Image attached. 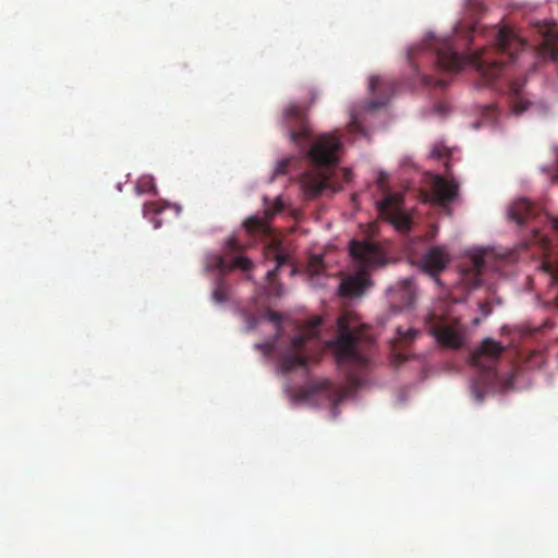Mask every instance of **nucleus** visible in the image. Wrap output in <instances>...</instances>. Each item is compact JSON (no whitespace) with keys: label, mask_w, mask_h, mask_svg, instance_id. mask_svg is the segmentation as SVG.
Returning <instances> with one entry per match:
<instances>
[{"label":"nucleus","mask_w":558,"mask_h":558,"mask_svg":"<svg viewBox=\"0 0 558 558\" xmlns=\"http://www.w3.org/2000/svg\"><path fill=\"white\" fill-rule=\"evenodd\" d=\"M524 46L525 43L510 28L502 27L496 34L495 47L492 49H481L463 57L453 50L449 40H436L433 50L437 69L457 73L470 64L478 72L485 84H488L502 73L505 57L508 61H514L518 51Z\"/></svg>","instance_id":"nucleus-1"},{"label":"nucleus","mask_w":558,"mask_h":558,"mask_svg":"<svg viewBox=\"0 0 558 558\" xmlns=\"http://www.w3.org/2000/svg\"><path fill=\"white\" fill-rule=\"evenodd\" d=\"M349 252L359 270L343 278L338 287V295L343 305L361 299L373 283L369 271L387 263L381 247L369 240H351Z\"/></svg>","instance_id":"nucleus-2"},{"label":"nucleus","mask_w":558,"mask_h":558,"mask_svg":"<svg viewBox=\"0 0 558 558\" xmlns=\"http://www.w3.org/2000/svg\"><path fill=\"white\" fill-rule=\"evenodd\" d=\"M504 351L505 347L500 342L486 338L481 347L471 353L470 362L482 371L471 385L472 396L477 402L484 400L488 388L495 384V366Z\"/></svg>","instance_id":"nucleus-3"},{"label":"nucleus","mask_w":558,"mask_h":558,"mask_svg":"<svg viewBox=\"0 0 558 558\" xmlns=\"http://www.w3.org/2000/svg\"><path fill=\"white\" fill-rule=\"evenodd\" d=\"M350 316H338L339 335L328 342L333 351L338 365H351L364 368L368 365V357L360 349L361 336L349 327Z\"/></svg>","instance_id":"nucleus-4"},{"label":"nucleus","mask_w":558,"mask_h":558,"mask_svg":"<svg viewBox=\"0 0 558 558\" xmlns=\"http://www.w3.org/2000/svg\"><path fill=\"white\" fill-rule=\"evenodd\" d=\"M532 245L538 246L544 255V260L541 264V270L548 277L550 290L548 292L546 310H558V254L551 256V245L547 235L543 234L538 229H531Z\"/></svg>","instance_id":"nucleus-5"},{"label":"nucleus","mask_w":558,"mask_h":558,"mask_svg":"<svg viewBox=\"0 0 558 558\" xmlns=\"http://www.w3.org/2000/svg\"><path fill=\"white\" fill-rule=\"evenodd\" d=\"M449 316H426L429 333L444 348L458 350L465 343V327Z\"/></svg>","instance_id":"nucleus-6"},{"label":"nucleus","mask_w":558,"mask_h":558,"mask_svg":"<svg viewBox=\"0 0 558 558\" xmlns=\"http://www.w3.org/2000/svg\"><path fill=\"white\" fill-rule=\"evenodd\" d=\"M314 319L307 328H295L299 332L291 340V350L280 357V367L283 373H289L298 367L307 365V357L303 353L304 343L315 336L316 329L323 324V316H313Z\"/></svg>","instance_id":"nucleus-7"},{"label":"nucleus","mask_w":558,"mask_h":558,"mask_svg":"<svg viewBox=\"0 0 558 558\" xmlns=\"http://www.w3.org/2000/svg\"><path fill=\"white\" fill-rule=\"evenodd\" d=\"M341 146L342 143L338 136L325 133L317 137L307 155L314 165L329 168L339 162L338 151Z\"/></svg>","instance_id":"nucleus-8"},{"label":"nucleus","mask_w":558,"mask_h":558,"mask_svg":"<svg viewBox=\"0 0 558 558\" xmlns=\"http://www.w3.org/2000/svg\"><path fill=\"white\" fill-rule=\"evenodd\" d=\"M283 118L290 140L301 148H304L311 138V130L307 125L305 110L301 106L292 104L284 110Z\"/></svg>","instance_id":"nucleus-9"},{"label":"nucleus","mask_w":558,"mask_h":558,"mask_svg":"<svg viewBox=\"0 0 558 558\" xmlns=\"http://www.w3.org/2000/svg\"><path fill=\"white\" fill-rule=\"evenodd\" d=\"M495 259L493 251H482L471 257L468 265L461 269L460 283L466 289L476 288L482 282L483 272L490 267Z\"/></svg>","instance_id":"nucleus-10"},{"label":"nucleus","mask_w":558,"mask_h":558,"mask_svg":"<svg viewBox=\"0 0 558 558\" xmlns=\"http://www.w3.org/2000/svg\"><path fill=\"white\" fill-rule=\"evenodd\" d=\"M268 257L272 256L276 262V266L274 269L267 271L268 278V287L267 294L268 296L279 298L282 295V287L280 283L276 281V276L279 270H281L284 266L290 267V275H294L295 268L292 265L290 254L283 248L280 244H272L268 247Z\"/></svg>","instance_id":"nucleus-11"},{"label":"nucleus","mask_w":558,"mask_h":558,"mask_svg":"<svg viewBox=\"0 0 558 558\" xmlns=\"http://www.w3.org/2000/svg\"><path fill=\"white\" fill-rule=\"evenodd\" d=\"M388 302L395 312L411 311L416 301V289L411 279H405L387 292Z\"/></svg>","instance_id":"nucleus-12"},{"label":"nucleus","mask_w":558,"mask_h":558,"mask_svg":"<svg viewBox=\"0 0 558 558\" xmlns=\"http://www.w3.org/2000/svg\"><path fill=\"white\" fill-rule=\"evenodd\" d=\"M401 203V196L389 194L378 203V210L399 230H408L411 227V219L402 210Z\"/></svg>","instance_id":"nucleus-13"},{"label":"nucleus","mask_w":558,"mask_h":558,"mask_svg":"<svg viewBox=\"0 0 558 558\" xmlns=\"http://www.w3.org/2000/svg\"><path fill=\"white\" fill-rule=\"evenodd\" d=\"M449 262L448 251L442 246H434L422 256L421 267L424 272L436 278V282H439L437 276L446 268Z\"/></svg>","instance_id":"nucleus-14"},{"label":"nucleus","mask_w":558,"mask_h":558,"mask_svg":"<svg viewBox=\"0 0 558 558\" xmlns=\"http://www.w3.org/2000/svg\"><path fill=\"white\" fill-rule=\"evenodd\" d=\"M458 187V183L453 180H447L441 175H435L430 185L433 202L442 207L449 205L457 197Z\"/></svg>","instance_id":"nucleus-15"},{"label":"nucleus","mask_w":558,"mask_h":558,"mask_svg":"<svg viewBox=\"0 0 558 558\" xmlns=\"http://www.w3.org/2000/svg\"><path fill=\"white\" fill-rule=\"evenodd\" d=\"M301 184L305 195L314 198L322 195L329 187L330 181L325 172H311L302 177Z\"/></svg>","instance_id":"nucleus-16"},{"label":"nucleus","mask_w":558,"mask_h":558,"mask_svg":"<svg viewBox=\"0 0 558 558\" xmlns=\"http://www.w3.org/2000/svg\"><path fill=\"white\" fill-rule=\"evenodd\" d=\"M308 393L314 395L318 392H326L328 398L332 400L335 404H338L345 397L347 391L343 387L335 386L328 379H318L308 384Z\"/></svg>","instance_id":"nucleus-17"},{"label":"nucleus","mask_w":558,"mask_h":558,"mask_svg":"<svg viewBox=\"0 0 558 558\" xmlns=\"http://www.w3.org/2000/svg\"><path fill=\"white\" fill-rule=\"evenodd\" d=\"M536 215V209L527 199L515 201L508 209V217L517 225L522 226Z\"/></svg>","instance_id":"nucleus-18"},{"label":"nucleus","mask_w":558,"mask_h":558,"mask_svg":"<svg viewBox=\"0 0 558 558\" xmlns=\"http://www.w3.org/2000/svg\"><path fill=\"white\" fill-rule=\"evenodd\" d=\"M524 84V80H517L511 82L509 86V92L512 97V110L515 114L523 113L530 106V102L525 100L522 95Z\"/></svg>","instance_id":"nucleus-19"},{"label":"nucleus","mask_w":558,"mask_h":558,"mask_svg":"<svg viewBox=\"0 0 558 558\" xmlns=\"http://www.w3.org/2000/svg\"><path fill=\"white\" fill-rule=\"evenodd\" d=\"M231 300V287L223 279L218 277L215 281V287L211 292V301L216 304H223Z\"/></svg>","instance_id":"nucleus-20"},{"label":"nucleus","mask_w":558,"mask_h":558,"mask_svg":"<svg viewBox=\"0 0 558 558\" xmlns=\"http://www.w3.org/2000/svg\"><path fill=\"white\" fill-rule=\"evenodd\" d=\"M206 271H219V277H223L228 274V260L227 256L220 254H211L206 257L205 260Z\"/></svg>","instance_id":"nucleus-21"},{"label":"nucleus","mask_w":558,"mask_h":558,"mask_svg":"<svg viewBox=\"0 0 558 558\" xmlns=\"http://www.w3.org/2000/svg\"><path fill=\"white\" fill-rule=\"evenodd\" d=\"M137 194H156V184L154 178L150 175L141 177L135 185Z\"/></svg>","instance_id":"nucleus-22"},{"label":"nucleus","mask_w":558,"mask_h":558,"mask_svg":"<svg viewBox=\"0 0 558 558\" xmlns=\"http://www.w3.org/2000/svg\"><path fill=\"white\" fill-rule=\"evenodd\" d=\"M259 318V324H268L274 329L277 330V336L281 335V329L283 324L286 323V318L289 316H257Z\"/></svg>","instance_id":"nucleus-23"},{"label":"nucleus","mask_w":558,"mask_h":558,"mask_svg":"<svg viewBox=\"0 0 558 558\" xmlns=\"http://www.w3.org/2000/svg\"><path fill=\"white\" fill-rule=\"evenodd\" d=\"M252 260L243 255H235L228 262V272L239 268L242 270H248L252 267Z\"/></svg>","instance_id":"nucleus-24"},{"label":"nucleus","mask_w":558,"mask_h":558,"mask_svg":"<svg viewBox=\"0 0 558 558\" xmlns=\"http://www.w3.org/2000/svg\"><path fill=\"white\" fill-rule=\"evenodd\" d=\"M245 230L250 233L264 232L266 230V223L263 219L252 216L248 217L243 223Z\"/></svg>","instance_id":"nucleus-25"},{"label":"nucleus","mask_w":558,"mask_h":558,"mask_svg":"<svg viewBox=\"0 0 558 558\" xmlns=\"http://www.w3.org/2000/svg\"><path fill=\"white\" fill-rule=\"evenodd\" d=\"M397 332L402 344L412 342L421 333V331L415 328H409L405 331H403L401 328H398Z\"/></svg>","instance_id":"nucleus-26"},{"label":"nucleus","mask_w":558,"mask_h":558,"mask_svg":"<svg viewBox=\"0 0 558 558\" xmlns=\"http://www.w3.org/2000/svg\"><path fill=\"white\" fill-rule=\"evenodd\" d=\"M544 50L549 54V57L558 62V35L555 40L547 38L545 40Z\"/></svg>","instance_id":"nucleus-27"},{"label":"nucleus","mask_w":558,"mask_h":558,"mask_svg":"<svg viewBox=\"0 0 558 558\" xmlns=\"http://www.w3.org/2000/svg\"><path fill=\"white\" fill-rule=\"evenodd\" d=\"M165 209L163 206L156 202L145 203L143 206V215L146 218H149L150 215H158Z\"/></svg>","instance_id":"nucleus-28"},{"label":"nucleus","mask_w":558,"mask_h":558,"mask_svg":"<svg viewBox=\"0 0 558 558\" xmlns=\"http://www.w3.org/2000/svg\"><path fill=\"white\" fill-rule=\"evenodd\" d=\"M242 246L236 239L231 238L226 243V255H232L241 253Z\"/></svg>","instance_id":"nucleus-29"},{"label":"nucleus","mask_w":558,"mask_h":558,"mask_svg":"<svg viewBox=\"0 0 558 558\" xmlns=\"http://www.w3.org/2000/svg\"><path fill=\"white\" fill-rule=\"evenodd\" d=\"M422 81L425 85H428V86H436V87H440V88H445L447 86V82L445 80L436 78L430 75H424L422 77Z\"/></svg>","instance_id":"nucleus-30"},{"label":"nucleus","mask_w":558,"mask_h":558,"mask_svg":"<svg viewBox=\"0 0 558 558\" xmlns=\"http://www.w3.org/2000/svg\"><path fill=\"white\" fill-rule=\"evenodd\" d=\"M384 85L385 81L379 76H372L369 80V89L373 93L380 92Z\"/></svg>","instance_id":"nucleus-31"},{"label":"nucleus","mask_w":558,"mask_h":558,"mask_svg":"<svg viewBox=\"0 0 558 558\" xmlns=\"http://www.w3.org/2000/svg\"><path fill=\"white\" fill-rule=\"evenodd\" d=\"M282 209H283V203L280 199V197H277L274 203V206L271 208L266 209V216L270 218V217L275 216L276 214L280 213Z\"/></svg>","instance_id":"nucleus-32"},{"label":"nucleus","mask_w":558,"mask_h":558,"mask_svg":"<svg viewBox=\"0 0 558 558\" xmlns=\"http://www.w3.org/2000/svg\"><path fill=\"white\" fill-rule=\"evenodd\" d=\"M292 158H283L280 161L277 162L275 174H284L288 170V167L291 162Z\"/></svg>","instance_id":"nucleus-33"},{"label":"nucleus","mask_w":558,"mask_h":558,"mask_svg":"<svg viewBox=\"0 0 558 558\" xmlns=\"http://www.w3.org/2000/svg\"><path fill=\"white\" fill-rule=\"evenodd\" d=\"M323 266V259L322 257L319 256H314L312 259H311V264H310V268H311V271H313L314 274H319L320 272V268Z\"/></svg>","instance_id":"nucleus-34"},{"label":"nucleus","mask_w":558,"mask_h":558,"mask_svg":"<svg viewBox=\"0 0 558 558\" xmlns=\"http://www.w3.org/2000/svg\"><path fill=\"white\" fill-rule=\"evenodd\" d=\"M448 149L446 147H441V146H435L433 151H432V155L437 158V159H441L446 156H448Z\"/></svg>","instance_id":"nucleus-35"},{"label":"nucleus","mask_w":558,"mask_h":558,"mask_svg":"<svg viewBox=\"0 0 558 558\" xmlns=\"http://www.w3.org/2000/svg\"><path fill=\"white\" fill-rule=\"evenodd\" d=\"M478 305H480L481 314H483V315L490 314L494 310L490 300L481 302Z\"/></svg>","instance_id":"nucleus-36"},{"label":"nucleus","mask_w":558,"mask_h":558,"mask_svg":"<svg viewBox=\"0 0 558 558\" xmlns=\"http://www.w3.org/2000/svg\"><path fill=\"white\" fill-rule=\"evenodd\" d=\"M407 360H408V357L404 354H402V353H395L393 357H392V363L396 366H399L402 363H404Z\"/></svg>","instance_id":"nucleus-37"},{"label":"nucleus","mask_w":558,"mask_h":558,"mask_svg":"<svg viewBox=\"0 0 558 558\" xmlns=\"http://www.w3.org/2000/svg\"><path fill=\"white\" fill-rule=\"evenodd\" d=\"M485 117L495 119L497 117V108L494 105L488 106L485 111Z\"/></svg>","instance_id":"nucleus-38"},{"label":"nucleus","mask_w":558,"mask_h":558,"mask_svg":"<svg viewBox=\"0 0 558 558\" xmlns=\"http://www.w3.org/2000/svg\"><path fill=\"white\" fill-rule=\"evenodd\" d=\"M550 227L558 232V217L557 218H550L549 219Z\"/></svg>","instance_id":"nucleus-39"},{"label":"nucleus","mask_w":558,"mask_h":558,"mask_svg":"<svg viewBox=\"0 0 558 558\" xmlns=\"http://www.w3.org/2000/svg\"><path fill=\"white\" fill-rule=\"evenodd\" d=\"M414 56H415V50H414V49H413V50H410V51H409V60H410V62H411V64H412V66H413V68H415V64H414Z\"/></svg>","instance_id":"nucleus-40"},{"label":"nucleus","mask_w":558,"mask_h":558,"mask_svg":"<svg viewBox=\"0 0 558 558\" xmlns=\"http://www.w3.org/2000/svg\"><path fill=\"white\" fill-rule=\"evenodd\" d=\"M343 175H344V180L345 181H350L351 180V175H352L351 170L344 169L343 170Z\"/></svg>","instance_id":"nucleus-41"},{"label":"nucleus","mask_w":558,"mask_h":558,"mask_svg":"<svg viewBox=\"0 0 558 558\" xmlns=\"http://www.w3.org/2000/svg\"><path fill=\"white\" fill-rule=\"evenodd\" d=\"M385 105V101H378V102H372V107H379V106H383Z\"/></svg>","instance_id":"nucleus-42"},{"label":"nucleus","mask_w":558,"mask_h":558,"mask_svg":"<svg viewBox=\"0 0 558 558\" xmlns=\"http://www.w3.org/2000/svg\"><path fill=\"white\" fill-rule=\"evenodd\" d=\"M264 314H270V315H274V314H280L279 312L277 311H274V310H267Z\"/></svg>","instance_id":"nucleus-43"},{"label":"nucleus","mask_w":558,"mask_h":558,"mask_svg":"<svg viewBox=\"0 0 558 558\" xmlns=\"http://www.w3.org/2000/svg\"><path fill=\"white\" fill-rule=\"evenodd\" d=\"M449 310H444L442 315L449 314Z\"/></svg>","instance_id":"nucleus-44"},{"label":"nucleus","mask_w":558,"mask_h":558,"mask_svg":"<svg viewBox=\"0 0 558 558\" xmlns=\"http://www.w3.org/2000/svg\"><path fill=\"white\" fill-rule=\"evenodd\" d=\"M341 314L348 315V314H351V313H350V312H348V311H344V312H342Z\"/></svg>","instance_id":"nucleus-45"},{"label":"nucleus","mask_w":558,"mask_h":558,"mask_svg":"<svg viewBox=\"0 0 558 558\" xmlns=\"http://www.w3.org/2000/svg\"><path fill=\"white\" fill-rule=\"evenodd\" d=\"M480 323V319L478 318H475L474 319V324H478Z\"/></svg>","instance_id":"nucleus-46"}]
</instances>
